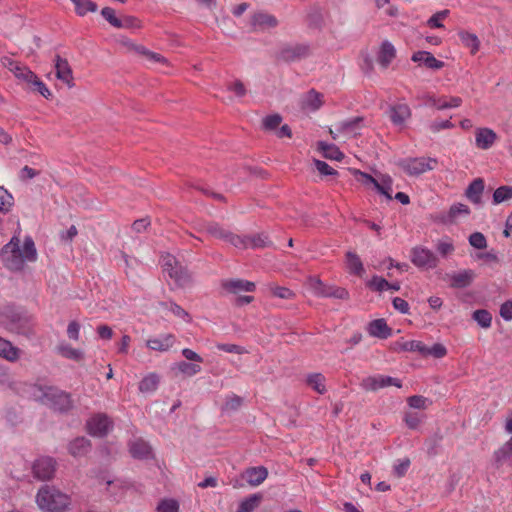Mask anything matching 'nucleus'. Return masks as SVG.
<instances>
[{
  "label": "nucleus",
  "instance_id": "13d9d810",
  "mask_svg": "<svg viewBox=\"0 0 512 512\" xmlns=\"http://www.w3.org/2000/svg\"><path fill=\"white\" fill-rule=\"evenodd\" d=\"M469 243L476 249H484L487 246L485 236L480 232H474L469 236Z\"/></svg>",
  "mask_w": 512,
  "mask_h": 512
},
{
  "label": "nucleus",
  "instance_id": "6ab92c4d",
  "mask_svg": "<svg viewBox=\"0 0 512 512\" xmlns=\"http://www.w3.org/2000/svg\"><path fill=\"white\" fill-rule=\"evenodd\" d=\"M268 476L264 466L250 467L242 473V478L251 486L260 485Z\"/></svg>",
  "mask_w": 512,
  "mask_h": 512
},
{
  "label": "nucleus",
  "instance_id": "e433bc0d",
  "mask_svg": "<svg viewBox=\"0 0 512 512\" xmlns=\"http://www.w3.org/2000/svg\"><path fill=\"white\" fill-rule=\"evenodd\" d=\"M307 384L319 394L326 392L325 377L321 373H313L307 376Z\"/></svg>",
  "mask_w": 512,
  "mask_h": 512
},
{
  "label": "nucleus",
  "instance_id": "aec40b11",
  "mask_svg": "<svg viewBox=\"0 0 512 512\" xmlns=\"http://www.w3.org/2000/svg\"><path fill=\"white\" fill-rule=\"evenodd\" d=\"M169 276L179 287H186L192 283L191 273L187 267L182 265L180 262L175 267L170 268Z\"/></svg>",
  "mask_w": 512,
  "mask_h": 512
},
{
  "label": "nucleus",
  "instance_id": "8fccbe9b",
  "mask_svg": "<svg viewBox=\"0 0 512 512\" xmlns=\"http://www.w3.org/2000/svg\"><path fill=\"white\" fill-rule=\"evenodd\" d=\"M102 17L113 27L120 29V18L116 16L115 10L111 7H104L101 10Z\"/></svg>",
  "mask_w": 512,
  "mask_h": 512
},
{
  "label": "nucleus",
  "instance_id": "9b49d317",
  "mask_svg": "<svg viewBox=\"0 0 512 512\" xmlns=\"http://www.w3.org/2000/svg\"><path fill=\"white\" fill-rule=\"evenodd\" d=\"M3 64L14 74L16 78L30 85L32 80L36 79V74L27 66L20 64L11 58H5Z\"/></svg>",
  "mask_w": 512,
  "mask_h": 512
},
{
  "label": "nucleus",
  "instance_id": "e2e57ef3",
  "mask_svg": "<svg viewBox=\"0 0 512 512\" xmlns=\"http://www.w3.org/2000/svg\"><path fill=\"white\" fill-rule=\"evenodd\" d=\"M282 122V117L279 114L266 116L263 119V127L266 130H273L277 128Z\"/></svg>",
  "mask_w": 512,
  "mask_h": 512
},
{
  "label": "nucleus",
  "instance_id": "f3484780",
  "mask_svg": "<svg viewBox=\"0 0 512 512\" xmlns=\"http://www.w3.org/2000/svg\"><path fill=\"white\" fill-rule=\"evenodd\" d=\"M450 287L461 289L468 287L474 280L475 274L472 270L467 269L456 273L447 274Z\"/></svg>",
  "mask_w": 512,
  "mask_h": 512
},
{
  "label": "nucleus",
  "instance_id": "a211bd4d",
  "mask_svg": "<svg viewBox=\"0 0 512 512\" xmlns=\"http://www.w3.org/2000/svg\"><path fill=\"white\" fill-rule=\"evenodd\" d=\"M323 95L314 89L305 93L300 100V106L303 110L316 111L323 105Z\"/></svg>",
  "mask_w": 512,
  "mask_h": 512
},
{
  "label": "nucleus",
  "instance_id": "423d86ee",
  "mask_svg": "<svg viewBox=\"0 0 512 512\" xmlns=\"http://www.w3.org/2000/svg\"><path fill=\"white\" fill-rule=\"evenodd\" d=\"M309 286L318 297H332L336 299H348L349 293L345 288L326 285L317 277L309 278Z\"/></svg>",
  "mask_w": 512,
  "mask_h": 512
},
{
  "label": "nucleus",
  "instance_id": "2f4dec72",
  "mask_svg": "<svg viewBox=\"0 0 512 512\" xmlns=\"http://www.w3.org/2000/svg\"><path fill=\"white\" fill-rule=\"evenodd\" d=\"M458 35L463 45L470 49L472 55H475L480 48V40L477 35L468 31H460Z\"/></svg>",
  "mask_w": 512,
  "mask_h": 512
},
{
  "label": "nucleus",
  "instance_id": "c756f323",
  "mask_svg": "<svg viewBox=\"0 0 512 512\" xmlns=\"http://www.w3.org/2000/svg\"><path fill=\"white\" fill-rule=\"evenodd\" d=\"M428 102L430 105L434 106L438 110H444L448 108H455L461 105L462 99L459 97H450L446 98H435L433 96L428 97Z\"/></svg>",
  "mask_w": 512,
  "mask_h": 512
},
{
  "label": "nucleus",
  "instance_id": "39448f33",
  "mask_svg": "<svg viewBox=\"0 0 512 512\" xmlns=\"http://www.w3.org/2000/svg\"><path fill=\"white\" fill-rule=\"evenodd\" d=\"M437 163L432 158H407L397 162V165L408 175L418 176L426 171L434 169V165Z\"/></svg>",
  "mask_w": 512,
  "mask_h": 512
},
{
  "label": "nucleus",
  "instance_id": "a19ab883",
  "mask_svg": "<svg viewBox=\"0 0 512 512\" xmlns=\"http://www.w3.org/2000/svg\"><path fill=\"white\" fill-rule=\"evenodd\" d=\"M75 5V11L79 16H84L88 12H95L97 5L91 0H71Z\"/></svg>",
  "mask_w": 512,
  "mask_h": 512
},
{
  "label": "nucleus",
  "instance_id": "b1692460",
  "mask_svg": "<svg viewBox=\"0 0 512 512\" xmlns=\"http://www.w3.org/2000/svg\"><path fill=\"white\" fill-rule=\"evenodd\" d=\"M396 56L395 47L389 41H383L377 56L380 66L386 69Z\"/></svg>",
  "mask_w": 512,
  "mask_h": 512
},
{
  "label": "nucleus",
  "instance_id": "72a5a7b5",
  "mask_svg": "<svg viewBox=\"0 0 512 512\" xmlns=\"http://www.w3.org/2000/svg\"><path fill=\"white\" fill-rule=\"evenodd\" d=\"M318 150L323 153V156L327 159L340 161L344 155L339 148L334 144H328L326 142H318Z\"/></svg>",
  "mask_w": 512,
  "mask_h": 512
},
{
  "label": "nucleus",
  "instance_id": "2eb2a0df",
  "mask_svg": "<svg viewBox=\"0 0 512 512\" xmlns=\"http://www.w3.org/2000/svg\"><path fill=\"white\" fill-rule=\"evenodd\" d=\"M221 287L232 294H238L241 291L253 292L256 288L255 283L243 279L222 280Z\"/></svg>",
  "mask_w": 512,
  "mask_h": 512
},
{
  "label": "nucleus",
  "instance_id": "603ef678",
  "mask_svg": "<svg viewBox=\"0 0 512 512\" xmlns=\"http://www.w3.org/2000/svg\"><path fill=\"white\" fill-rule=\"evenodd\" d=\"M226 241L236 248H246L249 245V237H242L229 231Z\"/></svg>",
  "mask_w": 512,
  "mask_h": 512
},
{
  "label": "nucleus",
  "instance_id": "f704fd0d",
  "mask_svg": "<svg viewBox=\"0 0 512 512\" xmlns=\"http://www.w3.org/2000/svg\"><path fill=\"white\" fill-rule=\"evenodd\" d=\"M392 186V177L388 174H382L379 177L378 187H376V190L378 193L384 195L388 200H392Z\"/></svg>",
  "mask_w": 512,
  "mask_h": 512
},
{
  "label": "nucleus",
  "instance_id": "7ed1b4c3",
  "mask_svg": "<svg viewBox=\"0 0 512 512\" xmlns=\"http://www.w3.org/2000/svg\"><path fill=\"white\" fill-rule=\"evenodd\" d=\"M0 325L9 332L29 336L32 334L30 318L16 306L7 305L0 312Z\"/></svg>",
  "mask_w": 512,
  "mask_h": 512
},
{
  "label": "nucleus",
  "instance_id": "6e6552de",
  "mask_svg": "<svg viewBox=\"0 0 512 512\" xmlns=\"http://www.w3.org/2000/svg\"><path fill=\"white\" fill-rule=\"evenodd\" d=\"M360 386L365 391L375 392L381 388H385L388 386H396L398 388L402 387V383L398 378H393L391 376L385 375H377V376H368L364 378Z\"/></svg>",
  "mask_w": 512,
  "mask_h": 512
},
{
  "label": "nucleus",
  "instance_id": "f257e3e1",
  "mask_svg": "<svg viewBox=\"0 0 512 512\" xmlns=\"http://www.w3.org/2000/svg\"><path fill=\"white\" fill-rule=\"evenodd\" d=\"M3 265L11 271H21L26 262L37 260L35 243L30 236L25 237L23 247H20V239L13 236L1 249Z\"/></svg>",
  "mask_w": 512,
  "mask_h": 512
},
{
  "label": "nucleus",
  "instance_id": "a878e982",
  "mask_svg": "<svg viewBox=\"0 0 512 512\" xmlns=\"http://www.w3.org/2000/svg\"><path fill=\"white\" fill-rule=\"evenodd\" d=\"M20 349L15 347L10 341L0 337V357L15 362L20 358Z\"/></svg>",
  "mask_w": 512,
  "mask_h": 512
},
{
  "label": "nucleus",
  "instance_id": "4468645a",
  "mask_svg": "<svg viewBox=\"0 0 512 512\" xmlns=\"http://www.w3.org/2000/svg\"><path fill=\"white\" fill-rule=\"evenodd\" d=\"M55 71L57 79L64 82L69 88L74 86L72 69L68 61L59 55L55 57Z\"/></svg>",
  "mask_w": 512,
  "mask_h": 512
},
{
  "label": "nucleus",
  "instance_id": "58836bf2",
  "mask_svg": "<svg viewBox=\"0 0 512 512\" xmlns=\"http://www.w3.org/2000/svg\"><path fill=\"white\" fill-rule=\"evenodd\" d=\"M159 377L152 373L144 377L139 383V390L143 393H151L157 389Z\"/></svg>",
  "mask_w": 512,
  "mask_h": 512
},
{
  "label": "nucleus",
  "instance_id": "de8ad7c7",
  "mask_svg": "<svg viewBox=\"0 0 512 512\" xmlns=\"http://www.w3.org/2000/svg\"><path fill=\"white\" fill-rule=\"evenodd\" d=\"M204 230L211 236L226 241L229 231L223 229L217 223H208L205 225Z\"/></svg>",
  "mask_w": 512,
  "mask_h": 512
},
{
  "label": "nucleus",
  "instance_id": "052dcab7",
  "mask_svg": "<svg viewBox=\"0 0 512 512\" xmlns=\"http://www.w3.org/2000/svg\"><path fill=\"white\" fill-rule=\"evenodd\" d=\"M314 165H315V168L318 170V172L321 174V175H326V176H335L338 174V172L332 168L331 166H329L326 162L324 161H321V160H317L315 159L314 160Z\"/></svg>",
  "mask_w": 512,
  "mask_h": 512
},
{
  "label": "nucleus",
  "instance_id": "dca6fc26",
  "mask_svg": "<svg viewBox=\"0 0 512 512\" xmlns=\"http://www.w3.org/2000/svg\"><path fill=\"white\" fill-rule=\"evenodd\" d=\"M493 459V466L496 469L505 464L512 466V437L494 452Z\"/></svg>",
  "mask_w": 512,
  "mask_h": 512
},
{
  "label": "nucleus",
  "instance_id": "5701e85b",
  "mask_svg": "<svg viewBox=\"0 0 512 512\" xmlns=\"http://www.w3.org/2000/svg\"><path fill=\"white\" fill-rule=\"evenodd\" d=\"M497 138L496 133L489 128H480L476 131L475 142L478 148L489 149Z\"/></svg>",
  "mask_w": 512,
  "mask_h": 512
},
{
  "label": "nucleus",
  "instance_id": "20e7f679",
  "mask_svg": "<svg viewBox=\"0 0 512 512\" xmlns=\"http://www.w3.org/2000/svg\"><path fill=\"white\" fill-rule=\"evenodd\" d=\"M36 502L41 510L60 512L68 507L70 499L68 495L53 487L44 486L38 491Z\"/></svg>",
  "mask_w": 512,
  "mask_h": 512
},
{
  "label": "nucleus",
  "instance_id": "9d476101",
  "mask_svg": "<svg viewBox=\"0 0 512 512\" xmlns=\"http://www.w3.org/2000/svg\"><path fill=\"white\" fill-rule=\"evenodd\" d=\"M56 469V462L53 458L43 457L35 461L33 465L34 476L42 481L53 477Z\"/></svg>",
  "mask_w": 512,
  "mask_h": 512
},
{
  "label": "nucleus",
  "instance_id": "6e6d98bb",
  "mask_svg": "<svg viewBox=\"0 0 512 512\" xmlns=\"http://www.w3.org/2000/svg\"><path fill=\"white\" fill-rule=\"evenodd\" d=\"M422 416L417 412H407L404 421L410 429H417L422 422Z\"/></svg>",
  "mask_w": 512,
  "mask_h": 512
},
{
  "label": "nucleus",
  "instance_id": "7c9ffc66",
  "mask_svg": "<svg viewBox=\"0 0 512 512\" xmlns=\"http://www.w3.org/2000/svg\"><path fill=\"white\" fill-rule=\"evenodd\" d=\"M130 452L134 458L146 459L151 454V447L144 440L137 439L131 443Z\"/></svg>",
  "mask_w": 512,
  "mask_h": 512
},
{
  "label": "nucleus",
  "instance_id": "5fc2aeb1",
  "mask_svg": "<svg viewBox=\"0 0 512 512\" xmlns=\"http://www.w3.org/2000/svg\"><path fill=\"white\" fill-rule=\"evenodd\" d=\"M425 347L422 342L416 340L406 341L401 345L403 351L419 352L422 355H424Z\"/></svg>",
  "mask_w": 512,
  "mask_h": 512
},
{
  "label": "nucleus",
  "instance_id": "c03bdc74",
  "mask_svg": "<svg viewBox=\"0 0 512 512\" xmlns=\"http://www.w3.org/2000/svg\"><path fill=\"white\" fill-rule=\"evenodd\" d=\"M472 318L482 327L489 328L492 322V315L485 309H479L473 312Z\"/></svg>",
  "mask_w": 512,
  "mask_h": 512
},
{
  "label": "nucleus",
  "instance_id": "09e8293b",
  "mask_svg": "<svg viewBox=\"0 0 512 512\" xmlns=\"http://www.w3.org/2000/svg\"><path fill=\"white\" fill-rule=\"evenodd\" d=\"M156 510L157 512H179V503L172 498L163 499L158 503Z\"/></svg>",
  "mask_w": 512,
  "mask_h": 512
},
{
  "label": "nucleus",
  "instance_id": "774afa93",
  "mask_svg": "<svg viewBox=\"0 0 512 512\" xmlns=\"http://www.w3.org/2000/svg\"><path fill=\"white\" fill-rule=\"evenodd\" d=\"M469 213H470L469 207L462 203L454 204L449 209V217L451 219L457 217L459 214L468 215Z\"/></svg>",
  "mask_w": 512,
  "mask_h": 512
},
{
  "label": "nucleus",
  "instance_id": "f03ea898",
  "mask_svg": "<svg viewBox=\"0 0 512 512\" xmlns=\"http://www.w3.org/2000/svg\"><path fill=\"white\" fill-rule=\"evenodd\" d=\"M26 392L35 401L61 412L69 411L73 407L71 395L55 386L30 384Z\"/></svg>",
  "mask_w": 512,
  "mask_h": 512
},
{
  "label": "nucleus",
  "instance_id": "49530a36",
  "mask_svg": "<svg viewBox=\"0 0 512 512\" xmlns=\"http://www.w3.org/2000/svg\"><path fill=\"white\" fill-rule=\"evenodd\" d=\"M13 203V196L3 186H0V212H8Z\"/></svg>",
  "mask_w": 512,
  "mask_h": 512
},
{
  "label": "nucleus",
  "instance_id": "cd10ccee",
  "mask_svg": "<svg viewBox=\"0 0 512 512\" xmlns=\"http://www.w3.org/2000/svg\"><path fill=\"white\" fill-rule=\"evenodd\" d=\"M91 443L85 437H78L74 439L68 447L69 453L74 457L84 456L90 450Z\"/></svg>",
  "mask_w": 512,
  "mask_h": 512
},
{
  "label": "nucleus",
  "instance_id": "4d7b16f0",
  "mask_svg": "<svg viewBox=\"0 0 512 512\" xmlns=\"http://www.w3.org/2000/svg\"><path fill=\"white\" fill-rule=\"evenodd\" d=\"M447 354V349L440 343H435L432 347H425L424 355H432L435 358H442Z\"/></svg>",
  "mask_w": 512,
  "mask_h": 512
},
{
  "label": "nucleus",
  "instance_id": "69168bd1",
  "mask_svg": "<svg viewBox=\"0 0 512 512\" xmlns=\"http://www.w3.org/2000/svg\"><path fill=\"white\" fill-rule=\"evenodd\" d=\"M120 24V28L125 29H135L141 27L140 21L136 17L128 15L120 18Z\"/></svg>",
  "mask_w": 512,
  "mask_h": 512
},
{
  "label": "nucleus",
  "instance_id": "bf43d9fd",
  "mask_svg": "<svg viewBox=\"0 0 512 512\" xmlns=\"http://www.w3.org/2000/svg\"><path fill=\"white\" fill-rule=\"evenodd\" d=\"M362 121V117H355L353 119L343 121L339 124V129L345 132H353L359 128V125Z\"/></svg>",
  "mask_w": 512,
  "mask_h": 512
},
{
  "label": "nucleus",
  "instance_id": "864d4df0",
  "mask_svg": "<svg viewBox=\"0 0 512 512\" xmlns=\"http://www.w3.org/2000/svg\"><path fill=\"white\" fill-rule=\"evenodd\" d=\"M448 15H449V10H447V9L436 12L429 18V20L427 21V24L431 28H442L443 24L441 23V20L445 19Z\"/></svg>",
  "mask_w": 512,
  "mask_h": 512
},
{
  "label": "nucleus",
  "instance_id": "338daca9",
  "mask_svg": "<svg viewBox=\"0 0 512 512\" xmlns=\"http://www.w3.org/2000/svg\"><path fill=\"white\" fill-rule=\"evenodd\" d=\"M407 402H408V405L411 408H414V409H425L426 408V403H427V398H425V397H423L421 395H414V396H410L407 399Z\"/></svg>",
  "mask_w": 512,
  "mask_h": 512
},
{
  "label": "nucleus",
  "instance_id": "ea45409f",
  "mask_svg": "<svg viewBox=\"0 0 512 512\" xmlns=\"http://www.w3.org/2000/svg\"><path fill=\"white\" fill-rule=\"evenodd\" d=\"M160 306L171 311L176 317L182 318L185 322H191V317L188 312L175 302H161Z\"/></svg>",
  "mask_w": 512,
  "mask_h": 512
},
{
  "label": "nucleus",
  "instance_id": "ddd939ff",
  "mask_svg": "<svg viewBox=\"0 0 512 512\" xmlns=\"http://www.w3.org/2000/svg\"><path fill=\"white\" fill-rule=\"evenodd\" d=\"M411 109L407 104H396L389 107L388 116L395 126L403 127L411 117Z\"/></svg>",
  "mask_w": 512,
  "mask_h": 512
},
{
  "label": "nucleus",
  "instance_id": "4c0bfd02",
  "mask_svg": "<svg viewBox=\"0 0 512 512\" xmlns=\"http://www.w3.org/2000/svg\"><path fill=\"white\" fill-rule=\"evenodd\" d=\"M173 369L189 377L194 376L201 371V367L199 364L189 363L186 361H180L176 363Z\"/></svg>",
  "mask_w": 512,
  "mask_h": 512
},
{
  "label": "nucleus",
  "instance_id": "0eeeda50",
  "mask_svg": "<svg viewBox=\"0 0 512 512\" xmlns=\"http://www.w3.org/2000/svg\"><path fill=\"white\" fill-rule=\"evenodd\" d=\"M310 55V47L304 43L283 45L278 51L277 57L284 62H295Z\"/></svg>",
  "mask_w": 512,
  "mask_h": 512
},
{
  "label": "nucleus",
  "instance_id": "79ce46f5",
  "mask_svg": "<svg viewBox=\"0 0 512 512\" xmlns=\"http://www.w3.org/2000/svg\"><path fill=\"white\" fill-rule=\"evenodd\" d=\"M58 352L67 359L80 361L83 358V353L79 349H75L67 344H61L58 346Z\"/></svg>",
  "mask_w": 512,
  "mask_h": 512
},
{
  "label": "nucleus",
  "instance_id": "473e14b6",
  "mask_svg": "<svg viewBox=\"0 0 512 512\" xmlns=\"http://www.w3.org/2000/svg\"><path fill=\"white\" fill-rule=\"evenodd\" d=\"M347 268L350 273L362 276L364 274V267L359 256L351 251L346 253Z\"/></svg>",
  "mask_w": 512,
  "mask_h": 512
},
{
  "label": "nucleus",
  "instance_id": "37998d69",
  "mask_svg": "<svg viewBox=\"0 0 512 512\" xmlns=\"http://www.w3.org/2000/svg\"><path fill=\"white\" fill-rule=\"evenodd\" d=\"M512 198V186H500L493 193V203L500 204Z\"/></svg>",
  "mask_w": 512,
  "mask_h": 512
},
{
  "label": "nucleus",
  "instance_id": "393cba45",
  "mask_svg": "<svg viewBox=\"0 0 512 512\" xmlns=\"http://www.w3.org/2000/svg\"><path fill=\"white\" fill-rule=\"evenodd\" d=\"M484 191V181L482 178L474 179L466 189V197L474 204H480Z\"/></svg>",
  "mask_w": 512,
  "mask_h": 512
},
{
  "label": "nucleus",
  "instance_id": "c85d7f7f",
  "mask_svg": "<svg viewBox=\"0 0 512 512\" xmlns=\"http://www.w3.org/2000/svg\"><path fill=\"white\" fill-rule=\"evenodd\" d=\"M252 25L259 28H273L278 24L277 19L268 13L259 12L255 13L252 17Z\"/></svg>",
  "mask_w": 512,
  "mask_h": 512
},
{
  "label": "nucleus",
  "instance_id": "4be33fe9",
  "mask_svg": "<svg viewBox=\"0 0 512 512\" xmlns=\"http://www.w3.org/2000/svg\"><path fill=\"white\" fill-rule=\"evenodd\" d=\"M368 332L371 336L380 339H387L392 335V329L384 319H376L369 323Z\"/></svg>",
  "mask_w": 512,
  "mask_h": 512
},
{
  "label": "nucleus",
  "instance_id": "412c9836",
  "mask_svg": "<svg viewBox=\"0 0 512 512\" xmlns=\"http://www.w3.org/2000/svg\"><path fill=\"white\" fill-rule=\"evenodd\" d=\"M412 61L421 63L427 68L439 70L444 67V62L436 59L432 53L428 51H418L412 55Z\"/></svg>",
  "mask_w": 512,
  "mask_h": 512
},
{
  "label": "nucleus",
  "instance_id": "0e129e2a",
  "mask_svg": "<svg viewBox=\"0 0 512 512\" xmlns=\"http://www.w3.org/2000/svg\"><path fill=\"white\" fill-rule=\"evenodd\" d=\"M30 85L34 91L39 92L44 98L49 99L52 94L47 86L36 76V79L32 80Z\"/></svg>",
  "mask_w": 512,
  "mask_h": 512
},
{
  "label": "nucleus",
  "instance_id": "a18cd8bd",
  "mask_svg": "<svg viewBox=\"0 0 512 512\" xmlns=\"http://www.w3.org/2000/svg\"><path fill=\"white\" fill-rule=\"evenodd\" d=\"M243 404V398L232 394L226 397L225 403L222 406V410L226 412L237 411Z\"/></svg>",
  "mask_w": 512,
  "mask_h": 512
},
{
  "label": "nucleus",
  "instance_id": "c9c22d12",
  "mask_svg": "<svg viewBox=\"0 0 512 512\" xmlns=\"http://www.w3.org/2000/svg\"><path fill=\"white\" fill-rule=\"evenodd\" d=\"M261 500L260 493L252 494L240 503L237 512H252L260 505Z\"/></svg>",
  "mask_w": 512,
  "mask_h": 512
},
{
  "label": "nucleus",
  "instance_id": "680f3d73",
  "mask_svg": "<svg viewBox=\"0 0 512 512\" xmlns=\"http://www.w3.org/2000/svg\"><path fill=\"white\" fill-rule=\"evenodd\" d=\"M249 244L255 248H264L271 245V241L265 234H259L257 236L249 238Z\"/></svg>",
  "mask_w": 512,
  "mask_h": 512
},
{
  "label": "nucleus",
  "instance_id": "1a4fd4ad",
  "mask_svg": "<svg viewBox=\"0 0 512 512\" xmlns=\"http://www.w3.org/2000/svg\"><path fill=\"white\" fill-rule=\"evenodd\" d=\"M411 261L415 266L425 269H433L438 265L437 256L431 250L423 247L412 249Z\"/></svg>",
  "mask_w": 512,
  "mask_h": 512
},
{
  "label": "nucleus",
  "instance_id": "f8f14e48",
  "mask_svg": "<svg viewBox=\"0 0 512 512\" xmlns=\"http://www.w3.org/2000/svg\"><path fill=\"white\" fill-rule=\"evenodd\" d=\"M87 428L92 436L103 437L111 428V421L105 414H98L88 421Z\"/></svg>",
  "mask_w": 512,
  "mask_h": 512
},
{
  "label": "nucleus",
  "instance_id": "3c124183",
  "mask_svg": "<svg viewBox=\"0 0 512 512\" xmlns=\"http://www.w3.org/2000/svg\"><path fill=\"white\" fill-rule=\"evenodd\" d=\"M367 285L370 289L378 292H382L390 288V283L380 276H373Z\"/></svg>",
  "mask_w": 512,
  "mask_h": 512
},
{
  "label": "nucleus",
  "instance_id": "bb28decb",
  "mask_svg": "<svg viewBox=\"0 0 512 512\" xmlns=\"http://www.w3.org/2000/svg\"><path fill=\"white\" fill-rule=\"evenodd\" d=\"M175 337L172 334H165L158 338L149 339L147 346L156 351L164 352L173 346Z\"/></svg>",
  "mask_w": 512,
  "mask_h": 512
}]
</instances>
